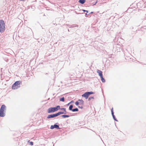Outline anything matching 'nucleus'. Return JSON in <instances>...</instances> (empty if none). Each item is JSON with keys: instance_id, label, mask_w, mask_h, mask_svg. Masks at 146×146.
<instances>
[{"instance_id": "nucleus-1", "label": "nucleus", "mask_w": 146, "mask_h": 146, "mask_svg": "<svg viewBox=\"0 0 146 146\" xmlns=\"http://www.w3.org/2000/svg\"><path fill=\"white\" fill-rule=\"evenodd\" d=\"M21 83V82L20 81L16 82L12 85V88L13 90H15L18 89L20 87V85Z\"/></svg>"}, {"instance_id": "nucleus-2", "label": "nucleus", "mask_w": 146, "mask_h": 146, "mask_svg": "<svg viewBox=\"0 0 146 146\" xmlns=\"http://www.w3.org/2000/svg\"><path fill=\"white\" fill-rule=\"evenodd\" d=\"M60 109V106H58L54 108H50L48 110V113H53L57 111L58 110Z\"/></svg>"}, {"instance_id": "nucleus-3", "label": "nucleus", "mask_w": 146, "mask_h": 146, "mask_svg": "<svg viewBox=\"0 0 146 146\" xmlns=\"http://www.w3.org/2000/svg\"><path fill=\"white\" fill-rule=\"evenodd\" d=\"M5 23L3 21L0 20V32H3L5 29Z\"/></svg>"}, {"instance_id": "nucleus-4", "label": "nucleus", "mask_w": 146, "mask_h": 146, "mask_svg": "<svg viewBox=\"0 0 146 146\" xmlns=\"http://www.w3.org/2000/svg\"><path fill=\"white\" fill-rule=\"evenodd\" d=\"M64 112H58L52 115H48L47 117V118H53L54 117L57 116L59 115L62 114L63 113H65Z\"/></svg>"}, {"instance_id": "nucleus-5", "label": "nucleus", "mask_w": 146, "mask_h": 146, "mask_svg": "<svg viewBox=\"0 0 146 146\" xmlns=\"http://www.w3.org/2000/svg\"><path fill=\"white\" fill-rule=\"evenodd\" d=\"M93 94V92H86L83 94L82 96L85 97L86 99H87L90 95Z\"/></svg>"}, {"instance_id": "nucleus-6", "label": "nucleus", "mask_w": 146, "mask_h": 146, "mask_svg": "<svg viewBox=\"0 0 146 146\" xmlns=\"http://www.w3.org/2000/svg\"><path fill=\"white\" fill-rule=\"evenodd\" d=\"M84 104V101L82 100H79L78 101L76 102L75 104L78 106L79 104L81 106H82Z\"/></svg>"}, {"instance_id": "nucleus-7", "label": "nucleus", "mask_w": 146, "mask_h": 146, "mask_svg": "<svg viewBox=\"0 0 146 146\" xmlns=\"http://www.w3.org/2000/svg\"><path fill=\"white\" fill-rule=\"evenodd\" d=\"M6 110V106L4 105H3L1 106V107L0 109V111H5Z\"/></svg>"}, {"instance_id": "nucleus-8", "label": "nucleus", "mask_w": 146, "mask_h": 146, "mask_svg": "<svg viewBox=\"0 0 146 146\" xmlns=\"http://www.w3.org/2000/svg\"><path fill=\"white\" fill-rule=\"evenodd\" d=\"M54 128L59 129V126L58 125H52L50 127V128L51 129H53Z\"/></svg>"}, {"instance_id": "nucleus-9", "label": "nucleus", "mask_w": 146, "mask_h": 146, "mask_svg": "<svg viewBox=\"0 0 146 146\" xmlns=\"http://www.w3.org/2000/svg\"><path fill=\"white\" fill-rule=\"evenodd\" d=\"M97 72L98 73L99 75L100 76V77L103 76L102 72L101 71L98 70H97Z\"/></svg>"}, {"instance_id": "nucleus-10", "label": "nucleus", "mask_w": 146, "mask_h": 146, "mask_svg": "<svg viewBox=\"0 0 146 146\" xmlns=\"http://www.w3.org/2000/svg\"><path fill=\"white\" fill-rule=\"evenodd\" d=\"M5 111H0V116L3 117L5 116Z\"/></svg>"}, {"instance_id": "nucleus-11", "label": "nucleus", "mask_w": 146, "mask_h": 146, "mask_svg": "<svg viewBox=\"0 0 146 146\" xmlns=\"http://www.w3.org/2000/svg\"><path fill=\"white\" fill-rule=\"evenodd\" d=\"M60 109L61 110L63 111H60V112H62V113H63V112L65 113H63L62 114H65L67 112L66 111V109L65 108H60Z\"/></svg>"}, {"instance_id": "nucleus-12", "label": "nucleus", "mask_w": 146, "mask_h": 146, "mask_svg": "<svg viewBox=\"0 0 146 146\" xmlns=\"http://www.w3.org/2000/svg\"><path fill=\"white\" fill-rule=\"evenodd\" d=\"M113 108H112L111 109V113H112V116L114 118V119H115V117H114V113L113 112Z\"/></svg>"}, {"instance_id": "nucleus-13", "label": "nucleus", "mask_w": 146, "mask_h": 146, "mask_svg": "<svg viewBox=\"0 0 146 146\" xmlns=\"http://www.w3.org/2000/svg\"><path fill=\"white\" fill-rule=\"evenodd\" d=\"M79 2L80 3L82 4H83L85 3V0H80L79 1Z\"/></svg>"}, {"instance_id": "nucleus-14", "label": "nucleus", "mask_w": 146, "mask_h": 146, "mask_svg": "<svg viewBox=\"0 0 146 146\" xmlns=\"http://www.w3.org/2000/svg\"><path fill=\"white\" fill-rule=\"evenodd\" d=\"M100 78H101V80L102 81V82H105V80L104 79V78H103V76H101L100 77Z\"/></svg>"}, {"instance_id": "nucleus-15", "label": "nucleus", "mask_w": 146, "mask_h": 146, "mask_svg": "<svg viewBox=\"0 0 146 146\" xmlns=\"http://www.w3.org/2000/svg\"><path fill=\"white\" fill-rule=\"evenodd\" d=\"M61 116L62 117H63L64 118H66V117H69V116L68 115H62Z\"/></svg>"}, {"instance_id": "nucleus-16", "label": "nucleus", "mask_w": 146, "mask_h": 146, "mask_svg": "<svg viewBox=\"0 0 146 146\" xmlns=\"http://www.w3.org/2000/svg\"><path fill=\"white\" fill-rule=\"evenodd\" d=\"M78 109L77 108H76L75 109H72V111H78Z\"/></svg>"}, {"instance_id": "nucleus-17", "label": "nucleus", "mask_w": 146, "mask_h": 146, "mask_svg": "<svg viewBox=\"0 0 146 146\" xmlns=\"http://www.w3.org/2000/svg\"><path fill=\"white\" fill-rule=\"evenodd\" d=\"M73 108V106L72 105H71L69 107V109L70 110H72V108Z\"/></svg>"}, {"instance_id": "nucleus-18", "label": "nucleus", "mask_w": 146, "mask_h": 146, "mask_svg": "<svg viewBox=\"0 0 146 146\" xmlns=\"http://www.w3.org/2000/svg\"><path fill=\"white\" fill-rule=\"evenodd\" d=\"M60 101L64 102V97H63L60 99Z\"/></svg>"}, {"instance_id": "nucleus-19", "label": "nucleus", "mask_w": 146, "mask_h": 146, "mask_svg": "<svg viewBox=\"0 0 146 146\" xmlns=\"http://www.w3.org/2000/svg\"><path fill=\"white\" fill-rule=\"evenodd\" d=\"M94 99V97H90L88 98V100L89 101H90Z\"/></svg>"}, {"instance_id": "nucleus-20", "label": "nucleus", "mask_w": 146, "mask_h": 146, "mask_svg": "<svg viewBox=\"0 0 146 146\" xmlns=\"http://www.w3.org/2000/svg\"><path fill=\"white\" fill-rule=\"evenodd\" d=\"M30 145H33V142L31 141L30 142Z\"/></svg>"}, {"instance_id": "nucleus-21", "label": "nucleus", "mask_w": 146, "mask_h": 146, "mask_svg": "<svg viewBox=\"0 0 146 146\" xmlns=\"http://www.w3.org/2000/svg\"><path fill=\"white\" fill-rule=\"evenodd\" d=\"M83 11H84V12H86V11L87 12V11H86V10H83Z\"/></svg>"}]
</instances>
